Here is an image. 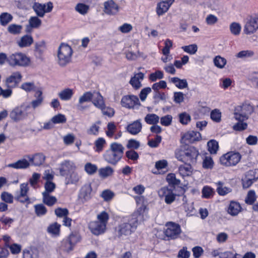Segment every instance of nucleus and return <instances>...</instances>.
Segmentation results:
<instances>
[{
  "label": "nucleus",
  "mask_w": 258,
  "mask_h": 258,
  "mask_svg": "<svg viewBox=\"0 0 258 258\" xmlns=\"http://www.w3.org/2000/svg\"><path fill=\"white\" fill-rule=\"evenodd\" d=\"M70 176L68 179L67 184H77L81 178V176L78 173L73 171L70 173Z\"/></svg>",
  "instance_id": "49530a36"
},
{
  "label": "nucleus",
  "mask_w": 258,
  "mask_h": 258,
  "mask_svg": "<svg viewBox=\"0 0 258 258\" xmlns=\"http://www.w3.org/2000/svg\"><path fill=\"white\" fill-rule=\"evenodd\" d=\"M22 29L21 25L11 24L8 27V32L12 34H18L20 33Z\"/></svg>",
  "instance_id": "4d7b16f0"
},
{
  "label": "nucleus",
  "mask_w": 258,
  "mask_h": 258,
  "mask_svg": "<svg viewBox=\"0 0 258 258\" xmlns=\"http://www.w3.org/2000/svg\"><path fill=\"white\" fill-rule=\"evenodd\" d=\"M30 26L33 28H37L41 25V20L37 17H31L29 20Z\"/></svg>",
  "instance_id": "6e6d98bb"
},
{
  "label": "nucleus",
  "mask_w": 258,
  "mask_h": 258,
  "mask_svg": "<svg viewBox=\"0 0 258 258\" xmlns=\"http://www.w3.org/2000/svg\"><path fill=\"white\" fill-rule=\"evenodd\" d=\"M75 10L82 15L86 14L89 10V7L84 4L80 3L77 5Z\"/></svg>",
  "instance_id": "e2e57ef3"
},
{
  "label": "nucleus",
  "mask_w": 258,
  "mask_h": 258,
  "mask_svg": "<svg viewBox=\"0 0 258 258\" xmlns=\"http://www.w3.org/2000/svg\"><path fill=\"white\" fill-rule=\"evenodd\" d=\"M100 109L101 110L102 112L104 115L110 117L113 116L115 113L114 109L113 108L106 107L105 106V104H104V106Z\"/></svg>",
  "instance_id": "0e129e2a"
},
{
  "label": "nucleus",
  "mask_w": 258,
  "mask_h": 258,
  "mask_svg": "<svg viewBox=\"0 0 258 258\" xmlns=\"http://www.w3.org/2000/svg\"><path fill=\"white\" fill-rule=\"evenodd\" d=\"M27 157L30 162H31L32 165L36 166L42 165L45 160V157L42 153H36L32 157L28 156Z\"/></svg>",
  "instance_id": "412c9836"
},
{
  "label": "nucleus",
  "mask_w": 258,
  "mask_h": 258,
  "mask_svg": "<svg viewBox=\"0 0 258 258\" xmlns=\"http://www.w3.org/2000/svg\"><path fill=\"white\" fill-rule=\"evenodd\" d=\"M10 117L15 121H18L25 118L24 112L22 111L21 106L14 108L10 113Z\"/></svg>",
  "instance_id": "4be33fe9"
},
{
  "label": "nucleus",
  "mask_w": 258,
  "mask_h": 258,
  "mask_svg": "<svg viewBox=\"0 0 258 258\" xmlns=\"http://www.w3.org/2000/svg\"><path fill=\"white\" fill-rule=\"evenodd\" d=\"M217 186V192L220 196H225L232 191L231 188L224 186V183L222 181H218L216 183Z\"/></svg>",
  "instance_id": "2f4dec72"
},
{
  "label": "nucleus",
  "mask_w": 258,
  "mask_h": 258,
  "mask_svg": "<svg viewBox=\"0 0 258 258\" xmlns=\"http://www.w3.org/2000/svg\"><path fill=\"white\" fill-rule=\"evenodd\" d=\"M120 103L123 107L127 109H134L141 105L138 97L134 95L123 96L121 98Z\"/></svg>",
  "instance_id": "f8f14e48"
},
{
  "label": "nucleus",
  "mask_w": 258,
  "mask_h": 258,
  "mask_svg": "<svg viewBox=\"0 0 258 258\" xmlns=\"http://www.w3.org/2000/svg\"><path fill=\"white\" fill-rule=\"evenodd\" d=\"M109 216L105 211H102L97 215V220L89 223L88 228L94 235L98 236L105 233Z\"/></svg>",
  "instance_id": "7ed1b4c3"
},
{
  "label": "nucleus",
  "mask_w": 258,
  "mask_h": 258,
  "mask_svg": "<svg viewBox=\"0 0 258 258\" xmlns=\"http://www.w3.org/2000/svg\"><path fill=\"white\" fill-rule=\"evenodd\" d=\"M93 97L94 92H86L80 97L79 99V103H84V102L92 101Z\"/></svg>",
  "instance_id": "79ce46f5"
},
{
  "label": "nucleus",
  "mask_w": 258,
  "mask_h": 258,
  "mask_svg": "<svg viewBox=\"0 0 258 258\" xmlns=\"http://www.w3.org/2000/svg\"><path fill=\"white\" fill-rule=\"evenodd\" d=\"M51 121L54 124L64 123L67 121V118L64 115L59 113L52 117Z\"/></svg>",
  "instance_id": "5fc2aeb1"
},
{
  "label": "nucleus",
  "mask_w": 258,
  "mask_h": 258,
  "mask_svg": "<svg viewBox=\"0 0 258 258\" xmlns=\"http://www.w3.org/2000/svg\"><path fill=\"white\" fill-rule=\"evenodd\" d=\"M145 121L148 124H157L160 120V117L158 115L154 113H148L145 118Z\"/></svg>",
  "instance_id": "72a5a7b5"
},
{
  "label": "nucleus",
  "mask_w": 258,
  "mask_h": 258,
  "mask_svg": "<svg viewBox=\"0 0 258 258\" xmlns=\"http://www.w3.org/2000/svg\"><path fill=\"white\" fill-rule=\"evenodd\" d=\"M20 88L27 92H30L35 90V86L33 82H25L21 85Z\"/></svg>",
  "instance_id": "680f3d73"
},
{
  "label": "nucleus",
  "mask_w": 258,
  "mask_h": 258,
  "mask_svg": "<svg viewBox=\"0 0 258 258\" xmlns=\"http://www.w3.org/2000/svg\"><path fill=\"white\" fill-rule=\"evenodd\" d=\"M162 138L160 136L157 135L154 139L149 140L148 145L151 148L157 147L161 143Z\"/></svg>",
  "instance_id": "338daca9"
},
{
  "label": "nucleus",
  "mask_w": 258,
  "mask_h": 258,
  "mask_svg": "<svg viewBox=\"0 0 258 258\" xmlns=\"http://www.w3.org/2000/svg\"><path fill=\"white\" fill-rule=\"evenodd\" d=\"M113 169L109 166L101 168L98 170L99 176L103 179L111 176L113 174Z\"/></svg>",
  "instance_id": "7c9ffc66"
},
{
  "label": "nucleus",
  "mask_w": 258,
  "mask_h": 258,
  "mask_svg": "<svg viewBox=\"0 0 258 258\" xmlns=\"http://www.w3.org/2000/svg\"><path fill=\"white\" fill-rule=\"evenodd\" d=\"M172 117L171 115H166L160 118L161 124L165 126L170 125L171 123Z\"/></svg>",
  "instance_id": "774afa93"
},
{
  "label": "nucleus",
  "mask_w": 258,
  "mask_h": 258,
  "mask_svg": "<svg viewBox=\"0 0 258 258\" xmlns=\"http://www.w3.org/2000/svg\"><path fill=\"white\" fill-rule=\"evenodd\" d=\"M97 170V165L90 162H87L84 166V170L89 175L94 174Z\"/></svg>",
  "instance_id": "37998d69"
},
{
  "label": "nucleus",
  "mask_w": 258,
  "mask_h": 258,
  "mask_svg": "<svg viewBox=\"0 0 258 258\" xmlns=\"http://www.w3.org/2000/svg\"><path fill=\"white\" fill-rule=\"evenodd\" d=\"M182 49L185 52H187L190 54H194L198 50V47L196 44H194L182 46Z\"/></svg>",
  "instance_id": "13d9d810"
},
{
  "label": "nucleus",
  "mask_w": 258,
  "mask_h": 258,
  "mask_svg": "<svg viewBox=\"0 0 258 258\" xmlns=\"http://www.w3.org/2000/svg\"><path fill=\"white\" fill-rule=\"evenodd\" d=\"M229 29L232 34L238 36L240 33L241 26L238 22H232L229 25Z\"/></svg>",
  "instance_id": "58836bf2"
},
{
  "label": "nucleus",
  "mask_w": 258,
  "mask_h": 258,
  "mask_svg": "<svg viewBox=\"0 0 258 258\" xmlns=\"http://www.w3.org/2000/svg\"><path fill=\"white\" fill-rule=\"evenodd\" d=\"M42 95V92L41 91L37 90L36 91L35 96L36 97V99L33 100L31 102V105L33 110L41 104L43 100Z\"/></svg>",
  "instance_id": "c9c22d12"
},
{
  "label": "nucleus",
  "mask_w": 258,
  "mask_h": 258,
  "mask_svg": "<svg viewBox=\"0 0 258 258\" xmlns=\"http://www.w3.org/2000/svg\"><path fill=\"white\" fill-rule=\"evenodd\" d=\"M60 227L59 224L54 223L48 227L47 231L53 235H58L60 232Z\"/></svg>",
  "instance_id": "3c124183"
},
{
  "label": "nucleus",
  "mask_w": 258,
  "mask_h": 258,
  "mask_svg": "<svg viewBox=\"0 0 258 258\" xmlns=\"http://www.w3.org/2000/svg\"><path fill=\"white\" fill-rule=\"evenodd\" d=\"M74 93L73 89L67 88L60 91L58 94V96L62 101H69L72 99Z\"/></svg>",
  "instance_id": "cd10ccee"
},
{
  "label": "nucleus",
  "mask_w": 258,
  "mask_h": 258,
  "mask_svg": "<svg viewBox=\"0 0 258 258\" xmlns=\"http://www.w3.org/2000/svg\"><path fill=\"white\" fill-rule=\"evenodd\" d=\"M92 102L94 105L99 109L102 108L105 104L103 96L100 92L96 91H94V97Z\"/></svg>",
  "instance_id": "bb28decb"
},
{
  "label": "nucleus",
  "mask_w": 258,
  "mask_h": 258,
  "mask_svg": "<svg viewBox=\"0 0 258 258\" xmlns=\"http://www.w3.org/2000/svg\"><path fill=\"white\" fill-rule=\"evenodd\" d=\"M35 214L37 216H42L46 214L47 210L46 207L42 204H37L34 206Z\"/></svg>",
  "instance_id": "a18cd8bd"
},
{
  "label": "nucleus",
  "mask_w": 258,
  "mask_h": 258,
  "mask_svg": "<svg viewBox=\"0 0 258 258\" xmlns=\"http://www.w3.org/2000/svg\"><path fill=\"white\" fill-rule=\"evenodd\" d=\"M22 78L19 72H14L6 79L5 84L9 88H15L21 82Z\"/></svg>",
  "instance_id": "f3484780"
},
{
  "label": "nucleus",
  "mask_w": 258,
  "mask_h": 258,
  "mask_svg": "<svg viewBox=\"0 0 258 258\" xmlns=\"http://www.w3.org/2000/svg\"><path fill=\"white\" fill-rule=\"evenodd\" d=\"M119 6L113 0H108L104 3V12L109 15H115L119 11Z\"/></svg>",
  "instance_id": "a211bd4d"
},
{
  "label": "nucleus",
  "mask_w": 258,
  "mask_h": 258,
  "mask_svg": "<svg viewBox=\"0 0 258 258\" xmlns=\"http://www.w3.org/2000/svg\"><path fill=\"white\" fill-rule=\"evenodd\" d=\"M92 190L90 183H86L81 187L78 197L82 203H84L91 199Z\"/></svg>",
  "instance_id": "2eb2a0df"
},
{
  "label": "nucleus",
  "mask_w": 258,
  "mask_h": 258,
  "mask_svg": "<svg viewBox=\"0 0 258 258\" xmlns=\"http://www.w3.org/2000/svg\"><path fill=\"white\" fill-rule=\"evenodd\" d=\"M29 191L28 184L27 183H23L20 185V190L17 191L15 195H19L21 197L28 196L27 194Z\"/></svg>",
  "instance_id": "de8ad7c7"
},
{
  "label": "nucleus",
  "mask_w": 258,
  "mask_h": 258,
  "mask_svg": "<svg viewBox=\"0 0 258 258\" xmlns=\"http://www.w3.org/2000/svg\"><path fill=\"white\" fill-rule=\"evenodd\" d=\"M199 155L198 150L195 147L190 146L184 150L182 155H178L176 153V157L179 161L195 164Z\"/></svg>",
  "instance_id": "423d86ee"
},
{
  "label": "nucleus",
  "mask_w": 258,
  "mask_h": 258,
  "mask_svg": "<svg viewBox=\"0 0 258 258\" xmlns=\"http://www.w3.org/2000/svg\"><path fill=\"white\" fill-rule=\"evenodd\" d=\"M101 196L105 201H109L113 198L114 194L111 190L106 189L102 191Z\"/></svg>",
  "instance_id": "69168bd1"
},
{
  "label": "nucleus",
  "mask_w": 258,
  "mask_h": 258,
  "mask_svg": "<svg viewBox=\"0 0 258 258\" xmlns=\"http://www.w3.org/2000/svg\"><path fill=\"white\" fill-rule=\"evenodd\" d=\"M258 30V14L249 15L245 19L243 32L246 35H251Z\"/></svg>",
  "instance_id": "0eeeda50"
},
{
  "label": "nucleus",
  "mask_w": 258,
  "mask_h": 258,
  "mask_svg": "<svg viewBox=\"0 0 258 258\" xmlns=\"http://www.w3.org/2000/svg\"><path fill=\"white\" fill-rule=\"evenodd\" d=\"M124 150V148L121 144L112 143L103 154V158L107 163L116 165L121 159Z\"/></svg>",
  "instance_id": "f03ea898"
},
{
  "label": "nucleus",
  "mask_w": 258,
  "mask_h": 258,
  "mask_svg": "<svg viewBox=\"0 0 258 258\" xmlns=\"http://www.w3.org/2000/svg\"><path fill=\"white\" fill-rule=\"evenodd\" d=\"M174 2V0H165L158 3L156 8L157 14L159 16L163 15L168 11Z\"/></svg>",
  "instance_id": "aec40b11"
},
{
  "label": "nucleus",
  "mask_w": 258,
  "mask_h": 258,
  "mask_svg": "<svg viewBox=\"0 0 258 258\" xmlns=\"http://www.w3.org/2000/svg\"><path fill=\"white\" fill-rule=\"evenodd\" d=\"M76 169V166L73 161L66 160L61 162L58 170L61 176H66Z\"/></svg>",
  "instance_id": "4468645a"
},
{
  "label": "nucleus",
  "mask_w": 258,
  "mask_h": 258,
  "mask_svg": "<svg viewBox=\"0 0 258 258\" xmlns=\"http://www.w3.org/2000/svg\"><path fill=\"white\" fill-rule=\"evenodd\" d=\"M256 197L254 190H249L245 199V202L248 205H253L256 201Z\"/></svg>",
  "instance_id": "8fccbe9b"
},
{
  "label": "nucleus",
  "mask_w": 258,
  "mask_h": 258,
  "mask_svg": "<svg viewBox=\"0 0 258 258\" xmlns=\"http://www.w3.org/2000/svg\"><path fill=\"white\" fill-rule=\"evenodd\" d=\"M158 195L160 198H165V202L167 204H170L175 200L176 195L173 190L167 187H163L158 191Z\"/></svg>",
  "instance_id": "dca6fc26"
},
{
  "label": "nucleus",
  "mask_w": 258,
  "mask_h": 258,
  "mask_svg": "<svg viewBox=\"0 0 258 258\" xmlns=\"http://www.w3.org/2000/svg\"><path fill=\"white\" fill-rule=\"evenodd\" d=\"M240 205L235 202H231L228 209V213L232 216H236L240 212Z\"/></svg>",
  "instance_id": "c756f323"
},
{
  "label": "nucleus",
  "mask_w": 258,
  "mask_h": 258,
  "mask_svg": "<svg viewBox=\"0 0 258 258\" xmlns=\"http://www.w3.org/2000/svg\"><path fill=\"white\" fill-rule=\"evenodd\" d=\"M144 74L141 72L138 73L132 77L130 81V83L136 89H138L141 87V83L140 80H143Z\"/></svg>",
  "instance_id": "a878e982"
},
{
  "label": "nucleus",
  "mask_w": 258,
  "mask_h": 258,
  "mask_svg": "<svg viewBox=\"0 0 258 258\" xmlns=\"http://www.w3.org/2000/svg\"><path fill=\"white\" fill-rule=\"evenodd\" d=\"M1 200L6 203L12 204L14 201V196L10 193L4 191L2 192L1 195Z\"/></svg>",
  "instance_id": "603ef678"
},
{
  "label": "nucleus",
  "mask_w": 258,
  "mask_h": 258,
  "mask_svg": "<svg viewBox=\"0 0 258 258\" xmlns=\"http://www.w3.org/2000/svg\"><path fill=\"white\" fill-rule=\"evenodd\" d=\"M202 197L206 199H210L213 197L215 192L214 189L209 186H205L202 191Z\"/></svg>",
  "instance_id": "c03bdc74"
},
{
  "label": "nucleus",
  "mask_w": 258,
  "mask_h": 258,
  "mask_svg": "<svg viewBox=\"0 0 258 258\" xmlns=\"http://www.w3.org/2000/svg\"><path fill=\"white\" fill-rule=\"evenodd\" d=\"M164 45L165 46L162 49V53L165 56H168L170 53V48L172 47L173 45L172 41L169 39H167L165 41Z\"/></svg>",
  "instance_id": "bf43d9fd"
},
{
  "label": "nucleus",
  "mask_w": 258,
  "mask_h": 258,
  "mask_svg": "<svg viewBox=\"0 0 258 258\" xmlns=\"http://www.w3.org/2000/svg\"><path fill=\"white\" fill-rule=\"evenodd\" d=\"M33 42V39L31 36L25 35L21 37L18 43L20 47H25L31 45Z\"/></svg>",
  "instance_id": "473e14b6"
},
{
  "label": "nucleus",
  "mask_w": 258,
  "mask_h": 258,
  "mask_svg": "<svg viewBox=\"0 0 258 258\" xmlns=\"http://www.w3.org/2000/svg\"><path fill=\"white\" fill-rule=\"evenodd\" d=\"M254 55V52L251 50H244L237 53L235 56L238 58L245 59L250 58Z\"/></svg>",
  "instance_id": "a19ab883"
},
{
  "label": "nucleus",
  "mask_w": 258,
  "mask_h": 258,
  "mask_svg": "<svg viewBox=\"0 0 258 258\" xmlns=\"http://www.w3.org/2000/svg\"><path fill=\"white\" fill-rule=\"evenodd\" d=\"M164 77L163 73L161 71H157L151 73L149 77V80L152 82H155L158 79H161Z\"/></svg>",
  "instance_id": "052dcab7"
},
{
  "label": "nucleus",
  "mask_w": 258,
  "mask_h": 258,
  "mask_svg": "<svg viewBox=\"0 0 258 258\" xmlns=\"http://www.w3.org/2000/svg\"><path fill=\"white\" fill-rule=\"evenodd\" d=\"M81 240V236L78 232H72L69 236L63 241L67 252L72 251L75 245Z\"/></svg>",
  "instance_id": "9b49d317"
},
{
  "label": "nucleus",
  "mask_w": 258,
  "mask_h": 258,
  "mask_svg": "<svg viewBox=\"0 0 258 258\" xmlns=\"http://www.w3.org/2000/svg\"><path fill=\"white\" fill-rule=\"evenodd\" d=\"M166 229L165 235L171 239H175L179 237L181 233L180 226L173 222H168L166 224Z\"/></svg>",
  "instance_id": "9d476101"
},
{
  "label": "nucleus",
  "mask_w": 258,
  "mask_h": 258,
  "mask_svg": "<svg viewBox=\"0 0 258 258\" xmlns=\"http://www.w3.org/2000/svg\"><path fill=\"white\" fill-rule=\"evenodd\" d=\"M42 202L48 206H52L56 203L57 199L55 197L50 196L49 194L43 192Z\"/></svg>",
  "instance_id": "c85d7f7f"
},
{
  "label": "nucleus",
  "mask_w": 258,
  "mask_h": 258,
  "mask_svg": "<svg viewBox=\"0 0 258 258\" xmlns=\"http://www.w3.org/2000/svg\"><path fill=\"white\" fill-rule=\"evenodd\" d=\"M178 116L179 122L183 125L187 124L191 120V116L186 112L180 113Z\"/></svg>",
  "instance_id": "09e8293b"
},
{
  "label": "nucleus",
  "mask_w": 258,
  "mask_h": 258,
  "mask_svg": "<svg viewBox=\"0 0 258 258\" xmlns=\"http://www.w3.org/2000/svg\"><path fill=\"white\" fill-rule=\"evenodd\" d=\"M13 16L7 12L2 13L0 15V24L2 26H5L13 20Z\"/></svg>",
  "instance_id": "f704fd0d"
},
{
  "label": "nucleus",
  "mask_w": 258,
  "mask_h": 258,
  "mask_svg": "<svg viewBox=\"0 0 258 258\" xmlns=\"http://www.w3.org/2000/svg\"><path fill=\"white\" fill-rule=\"evenodd\" d=\"M208 151L211 154H215L219 149L218 142L215 140H211L207 143Z\"/></svg>",
  "instance_id": "ea45409f"
},
{
  "label": "nucleus",
  "mask_w": 258,
  "mask_h": 258,
  "mask_svg": "<svg viewBox=\"0 0 258 258\" xmlns=\"http://www.w3.org/2000/svg\"><path fill=\"white\" fill-rule=\"evenodd\" d=\"M252 112L251 106L247 104L238 105L234 109V117L238 121L246 120Z\"/></svg>",
  "instance_id": "1a4fd4ad"
},
{
  "label": "nucleus",
  "mask_w": 258,
  "mask_h": 258,
  "mask_svg": "<svg viewBox=\"0 0 258 258\" xmlns=\"http://www.w3.org/2000/svg\"><path fill=\"white\" fill-rule=\"evenodd\" d=\"M211 119L216 122H219L221 120V112L218 109L213 110L210 114Z\"/></svg>",
  "instance_id": "864d4df0"
},
{
  "label": "nucleus",
  "mask_w": 258,
  "mask_h": 258,
  "mask_svg": "<svg viewBox=\"0 0 258 258\" xmlns=\"http://www.w3.org/2000/svg\"><path fill=\"white\" fill-rule=\"evenodd\" d=\"M106 141L103 138H99L94 143V150L96 152L100 153L102 152L106 144Z\"/></svg>",
  "instance_id": "4c0bfd02"
},
{
  "label": "nucleus",
  "mask_w": 258,
  "mask_h": 258,
  "mask_svg": "<svg viewBox=\"0 0 258 258\" xmlns=\"http://www.w3.org/2000/svg\"><path fill=\"white\" fill-rule=\"evenodd\" d=\"M201 135L199 132L190 131L184 134L182 136V139L185 142L192 143L198 141Z\"/></svg>",
  "instance_id": "b1692460"
},
{
  "label": "nucleus",
  "mask_w": 258,
  "mask_h": 258,
  "mask_svg": "<svg viewBox=\"0 0 258 258\" xmlns=\"http://www.w3.org/2000/svg\"><path fill=\"white\" fill-rule=\"evenodd\" d=\"M30 162L26 159H22L18 160L17 162L9 164L8 167L13 168L16 169H26L29 167Z\"/></svg>",
  "instance_id": "393cba45"
},
{
  "label": "nucleus",
  "mask_w": 258,
  "mask_h": 258,
  "mask_svg": "<svg viewBox=\"0 0 258 258\" xmlns=\"http://www.w3.org/2000/svg\"><path fill=\"white\" fill-rule=\"evenodd\" d=\"M30 62L29 58L21 52H16L8 56V63L12 67H26Z\"/></svg>",
  "instance_id": "39448f33"
},
{
  "label": "nucleus",
  "mask_w": 258,
  "mask_h": 258,
  "mask_svg": "<svg viewBox=\"0 0 258 258\" xmlns=\"http://www.w3.org/2000/svg\"><path fill=\"white\" fill-rule=\"evenodd\" d=\"M191 163H185L178 167V172L179 174L183 177L190 176L193 171V168L190 165Z\"/></svg>",
  "instance_id": "5701e85b"
},
{
  "label": "nucleus",
  "mask_w": 258,
  "mask_h": 258,
  "mask_svg": "<svg viewBox=\"0 0 258 258\" xmlns=\"http://www.w3.org/2000/svg\"><path fill=\"white\" fill-rule=\"evenodd\" d=\"M73 50L68 44L61 43L58 49V63L61 67H64L71 61Z\"/></svg>",
  "instance_id": "20e7f679"
},
{
  "label": "nucleus",
  "mask_w": 258,
  "mask_h": 258,
  "mask_svg": "<svg viewBox=\"0 0 258 258\" xmlns=\"http://www.w3.org/2000/svg\"><path fill=\"white\" fill-rule=\"evenodd\" d=\"M142 129L141 119H137L133 122L128 124L126 130L128 133L133 135H137L140 133Z\"/></svg>",
  "instance_id": "6ab92c4d"
},
{
  "label": "nucleus",
  "mask_w": 258,
  "mask_h": 258,
  "mask_svg": "<svg viewBox=\"0 0 258 258\" xmlns=\"http://www.w3.org/2000/svg\"><path fill=\"white\" fill-rule=\"evenodd\" d=\"M147 215V208L145 205H142L128 222L121 223L118 226L116 229L117 236L120 237L123 235L131 234L137 229L139 223L145 220Z\"/></svg>",
  "instance_id": "f257e3e1"
},
{
  "label": "nucleus",
  "mask_w": 258,
  "mask_h": 258,
  "mask_svg": "<svg viewBox=\"0 0 258 258\" xmlns=\"http://www.w3.org/2000/svg\"><path fill=\"white\" fill-rule=\"evenodd\" d=\"M32 8L37 16L43 17L45 13H49L52 11L53 5L51 2L47 3L46 5L35 3Z\"/></svg>",
  "instance_id": "ddd939ff"
},
{
  "label": "nucleus",
  "mask_w": 258,
  "mask_h": 258,
  "mask_svg": "<svg viewBox=\"0 0 258 258\" xmlns=\"http://www.w3.org/2000/svg\"><path fill=\"white\" fill-rule=\"evenodd\" d=\"M213 62L217 68L222 69H223L226 64L227 60L224 57L220 55H217L214 57Z\"/></svg>",
  "instance_id": "e433bc0d"
},
{
  "label": "nucleus",
  "mask_w": 258,
  "mask_h": 258,
  "mask_svg": "<svg viewBox=\"0 0 258 258\" xmlns=\"http://www.w3.org/2000/svg\"><path fill=\"white\" fill-rule=\"evenodd\" d=\"M241 158L239 153L236 152H229L220 158L221 164L225 166H235L237 164Z\"/></svg>",
  "instance_id": "6e6552de"
}]
</instances>
